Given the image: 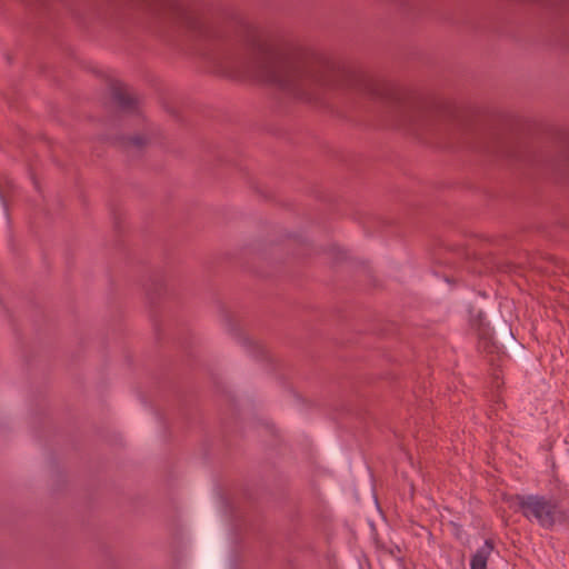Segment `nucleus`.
I'll return each instance as SVG.
<instances>
[{"instance_id":"obj_5","label":"nucleus","mask_w":569,"mask_h":569,"mask_svg":"<svg viewBox=\"0 0 569 569\" xmlns=\"http://www.w3.org/2000/svg\"><path fill=\"white\" fill-rule=\"evenodd\" d=\"M495 548L493 541L487 539L482 547H480L470 560V569H487L488 559Z\"/></svg>"},{"instance_id":"obj_4","label":"nucleus","mask_w":569,"mask_h":569,"mask_svg":"<svg viewBox=\"0 0 569 569\" xmlns=\"http://www.w3.org/2000/svg\"><path fill=\"white\" fill-rule=\"evenodd\" d=\"M479 342L478 349L481 352H486L488 355H499L503 352V343L501 341H497L493 336L486 329H480L479 333Z\"/></svg>"},{"instance_id":"obj_1","label":"nucleus","mask_w":569,"mask_h":569,"mask_svg":"<svg viewBox=\"0 0 569 569\" xmlns=\"http://www.w3.org/2000/svg\"><path fill=\"white\" fill-rule=\"evenodd\" d=\"M137 1L151 14L184 28L199 40L201 54L221 76L254 78L308 102L319 101L330 89L353 90L387 101L399 128L418 137L451 138V104L447 102L378 81L307 48L276 49L248 26L231 33L180 0Z\"/></svg>"},{"instance_id":"obj_2","label":"nucleus","mask_w":569,"mask_h":569,"mask_svg":"<svg viewBox=\"0 0 569 569\" xmlns=\"http://www.w3.org/2000/svg\"><path fill=\"white\" fill-rule=\"evenodd\" d=\"M515 500L521 515L543 529H552L562 516L558 502L543 495H516Z\"/></svg>"},{"instance_id":"obj_8","label":"nucleus","mask_w":569,"mask_h":569,"mask_svg":"<svg viewBox=\"0 0 569 569\" xmlns=\"http://www.w3.org/2000/svg\"><path fill=\"white\" fill-rule=\"evenodd\" d=\"M500 331L503 342H510L515 338L511 328L507 322L502 323Z\"/></svg>"},{"instance_id":"obj_3","label":"nucleus","mask_w":569,"mask_h":569,"mask_svg":"<svg viewBox=\"0 0 569 569\" xmlns=\"http://www.w3.org/2000/svg\"><path fill=\"white\" fill-rule=\"evenodd\" d=\"M111 94L114 102L124 111H133L137 107L136 98L129 92L128 88L121 83H114L111 88Z\"/></svg>"},{"instance_id":"obj_6","label":"nucleus","mask_w":569,"mask_h":569,"mask_svg":"<svg viewBox=\"0 0 569 569\" xmlns=\"http://www.w3.org/2000/svg\"><path fill=\"white\" fill-rule=\"evenodd\" d=\"M147 144V139L142 136H133L126 140L124 148L129 154L139 153Z\"/></svg>"},{"instance_id":"obj_7","label":"nucleus","mask_w":569,"mask_h":569,"mask_svg":"<svg viewBox=\"0 0 569 569\" xmlns=\"http://www.w3.org/2000/svg\"><path fill=\"white\" fill-rule=\"evenodd\" d=\"M556 170L562 174L569 176V150L562 156L561 160L556 164Z\"/></svg>"}]
</instances>
